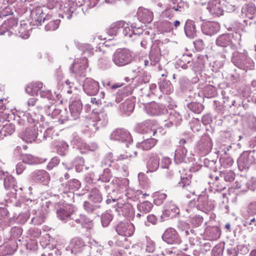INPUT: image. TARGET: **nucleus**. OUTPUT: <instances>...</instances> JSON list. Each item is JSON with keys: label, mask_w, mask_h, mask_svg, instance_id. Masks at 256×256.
<instances>
[{"label": "nucleus", "mask_w": 256, "mask_h": 256, "mask_svg": "<svg viewBox=\"0 0 256 256\" xmlns=\"http://www.w3.org/2000/svg\"><path fill=\"white\" fill-rule=\"evenodd\" d=\"M50 130L45 129L42 126L38 121L32 123L26 128L19 134V137L26 143H32L36 142L39 143L44 140Z\"/></svg>", "instance_id": "obj_1"}, {"label": "nucleus", "mask_w": 256, "mask_h": 256, "mask_svg": "<svg viewBox=\"0 0 256 256\" xmlns=\"http://www.w3.org/2000/svg\"><path fill=\"white\" fill-rule=\"evenodd\" d=\"M26 202L27 205L30 204L31 223L34 225H40L44 222L46 216L45 208L38 204L36 200H28Z\"/></svg>", "instance_id": "obj_2"}, {"label": "nucleus", "mask_w": 256, "mask_h": 256, "mask_svg": "<svg viewBox=\"0 0 256 256\" xmlns=\"http://www.w3.org/2000/svg\"><path fill=\"white\" fill-rule=\"evenodd\" d=\"M134 60V53L126 48H118L113 54L112 60L118 67H122L131 64Z\"/></svg>", "instance_id": "obj_3"}, {"label": "nucleus", "mask_w": 256, "mask_h": 256, "mask_svg": "<svg viewBox=\"0 0 256 256\" xmlns=\"http://www.w3.org/2000/svg\"><path fill=\"white\" fill-rule=\"evenodd\" d=\"M81 186V182L77 179L73 178L66 184H62L58 188L60 194L66 200H70L74 198V192L78 190Z\"/></svg>", "instance_id": "obj_4"}, {"label": "nucleus", "mask_w": 256, "mask_h": 256, "mask_svg": "<svg viewBox=\"0 0 256 256\" xmlns=\"http://www.w3.org/2000/svg\"><path fill=\"white\" fill-rule=\"evenodd\" d=\"M43 109L44 110L48 116L52 118H57L60 124L69 120V115L66 108L60 110L56 108V106L50 102L48 104H44Z\"/></svg>", "instance_id": "obj_5"}, {"label": "nucleus", "mask_w": 256, "mask_h": 256, "mask_svg": "<svg viewBox=\"0 0 256 256\" xmlns=\"http://www.w3.org/2000/svg\"><path fill=\"white\" fill-rule=\"evenodd\" d=\"M127 180H124V181L118 180L116 184L117 185L116 189L114 190V192L116 190L118 192H121L124 190H126V196L128 198L134 202L138 200L140 198L143 197L144 196H147L146 194H143L142 192L140 190H135L132 188H126V183Z\"/></svg>", "instance_id": "obj_6"}, {"label": "nucleus", "mask_w": 256, "mask_h": 256, "mask_svg": "<svg viewBox=\"0 0 256 256\" xmlns=\"http://www.w3.org/2000/svg\"><path fill=\"white\" fill-rule=\"evenodd\" d=\"M187 7V4L182 0H170L165 10L162 12L160 18L171 20L173 17L174 11L182 12Z\"/></svg>", "instance_id": "obj_7"}, {"label": "nucleus", "mask_w": 256, "mask_h": 256, "mask_svg": "<svg viewBox=\"0 0 256 256\" xmlns=\"http://www.w3.org/2000/svg\"><path fill=\"white\" fill-rule=\"evenodd\" d=\"M160 128L154 120H147L143 122L138 124L136 126V130L139 133L148 134L150 136H154L157 131Z\"/></svg>", "instance_id": "obj_8"}, {"label": "nucleus", "mask_w": 256, "mask_h": 256, "mask_svg": "<svg viewBox=\"0 0 256 256\" xmlns=\"http://www.w3.org/2000/svg\"><path fill=\"white\" fill-rule=\"evenodd\" d=\"M230 36L229 34H223L218 36L216 40V45L223 48L222 56L224 58L229 57L231 52H233L230 48L232 42Z\"/></svg>", "instance_id": "obj_9"}, {"label": "nucleus", "mask_w": 256, "mask_h": 256, "mask_svg": "<svg viewBox=\"0 0 256 256\" xmlns=\"http://www.w3.org/2000/svg\"><path fill=\"white\" fill-rule=\"evenodd\" d=\"M69 110L70 116H69L68 120H76L80 118L82 104L78 96L72 99L69 104Z\"/></svg>", "instance_id": "obj_10"}, {"label": "nucleus", "mask_w": 256, "mask_h": 256, "mask_svg": "<svg viewBox=\"0 0 256 256\" xmlns=\"http://www.w3.org/2000/svg\"><path fill=\"white\" fill-rule=\"evenodd\" d=\"M110 139L125 143L126 146L132 141L130 133L124 128L114 130L110 135Z\"/></svg>", "instance_id": "obj_11"}, {"label": "nucleus", "mask_w": 256, "mask_h": 256, "mask_svg": "<svg viewBox=\"0 0 256 256\" xmlns=\"http://www.w3.org/2000/svg\"><path fill=\"white\" fill-rule=\"evenodd\" d=\"M208 4L206 9L208 10L210 14L214 16H222L224 11V4H225L224 0H207Z\"/></svg>", "instance_id": "obj_12"}, {"label": "nucleus", "mask_w": 256, "mask_h": 256, "mask_svg": "<svg viewBox=\"0 0 256 256\" xmlns=\"http://www.w3.org/2000/svg\"><path fill=\"white\" fill-rule=\"evenodd\" d=\"M255 161V152L246 151L243 152L238 160L240 169L248 168Z\"/></svg>", "instance_id": "obj_13"}, {"label": "nucleus", "mask_w": 256, "mask_h": 256, "mask_svg": "<svg viewBox=\"0 0 256 256\" xmlns=\"http://www.w3.org/2000/svg\"><path fill=\"white\" fill-rule=\"evenodd\" d=\"M43 102L38 100L35 98H29L24 104V106L29 111L30 114H34V116L36 118V116L42 115L40 111L43 109L44 104Z\"/></svg>", "instance_id": "obj_14"}, {"label": "nucleus", "mask_w": 256, "mask_h": 256, "mask_svg": "<svg viewBox=\"0 0 256 256\" xmlns=\"http://www.w3.org/2000/svg\"><path fill=\"white\" fill-rule=\"evenodd\" d=\"M135 256H146L145 254V250L142 244L138 243L134 245L130 250L122 249L114 252L112 256H128L132 253Z\"/></svg>", "instance_id": "obj_15"}, {"label": "nucleus", "mask_w": 256, "mask_h": 256, "mask_svg": "<svg viewBox=\"0 0 256 256\" xmlns=\"http://www.w3.org/2000/svg\"><path fill=\"white\" fill-rule=\"evenodd\" d=\"M212 140L208 134L203 135L198 142L196 150L202 155L208 154L212 150Z\"/></svg>", "instance_id": "obj_16"}, {"label": "nucleus", "mask_w": 256, "mask_h": 256, "mask_svg": "<svg viewBox=\"0 0 256 256\" xmlns=\"http://www.w3.org/2000/svg\"><path fill=\"white\" fill-rule=\"evenodd\" d=\"M197 202V208L205 213L212 210L214 207V202L209 200L208 196L206 193H202L198 196Z\"/></svg>", "instance_id": "obj_17"}, {"label": "nucleus", "mask_w": 256, "mask_h": 256, "mask_svg": "<svg viewBox=\"0 0 256 256\" xmlns=\"http://www.w3.org/2000/svg\"><path fill=\"white\" fill-rule=\"evenodd\" d=\"M163 46L164 44L160 42H155L152 44L149 54L150 64L156 66L158 64L162 56L161 48Z\"/></svg>", "instance_id": "obj_18"}, {"label": "nucleus", "mask_w": 256, "mask_h": 256, "mask_svg": "<svg viewBox=\"0 0 256 256\" xmlns=\"http://www.w3.org/2000/svg\"><path fill=\"white\" fill-rule=\"evenodd\" d=\"M162 240L170 244L178 245L180 244L181 238L178 232L173 228H167L162 236Z\"/></svg>", "instance_id": "obj_19"}, {"label": "nucleus", "mask_w": 256, "mask_h": 256, "mask_svg": "<svg viewBox=\"0 0 256 256\" xmlns=\"http://www.w3.org/2000/svg\"><path fill=\"white\" fill-rule=\"evenodd\" d=\"M115 229L118 234L127 237L132 236L135 230L134 225L128 222H119Z\"/></svg>", "instance_id": "obj_20"}, {"label": "nucleus", "mask_w": 256, "mask_h": 256, "mask_svg": "<svg viewBox=\"0 0 256 256\" xmlns=\"http://www.w3.org/2000/svg\"><path fill=\"white\" fill-rule=\"evenodd\" d=\"M124 26H122V32L124 36L135 39L142 32V28L137 27L136 24H129L123 21Z\"/></svg>", "instance_id": "obj_21"}, {"label": "nucleus", "mask_w": 256, "mask_h": 256, "mask_svg": "<svg viewBox=\"0 0 256 256\" xmlns=\"http://www.w3.org/2000/svg\"><path fill=\"white\" fill-rule=\"evenodd\" d=\"M75 208L70 205H66L56 210L58 218L64 222L73 218L72 216L74 214Z\"/></svg>", "instance_id": "obj_22"}, {"label": "nucleus", "mask_w": 256, "mask_h": 256, "mask_svg": "<svg viewBox=\"0 0 256 256\" xmlns=\"http://www.w3.org/2000/svg\"><path fill=\"white\" fill-rule=\"evenodd\" d=\"M88 68V60L86 57L83 58L79 62H74L72 66L70 68V70L72 72L80 76H84L87 71Z\"/></svg>", "instance_id": "obj_23"}, {"label": "nucleus", "mask_w": 256, "mask_h": 256, "mask_svg": "<svg viewBox=\"0 0 256 256\" xmlns=\"http://www.w3.org/2000/svg\"><path fill=\"white\" fill-rule=\"evenodd\" d=\"M99 88V83L91 78H88L84 82L83 90L88 95H95Z\"/></svg>", "instance_id": "obj_24"}, {"label": "nucleus", "mask_w": 256, "mask_h": 256, "mask_svg": "<svg viewBox=\"0 0 256 256\" xmlns=\"http://www.w3.org/2000/svg\"><path fill=\"white\" fill-rule=\"evenodd\" d=\"M85 246V242L83 240L76 237L70 240L69 245L66 247V250H70L72 254H76L81 252Z\"/></svg>", "instance_id": "obj_25"}, {"label": "nucleus", "mask_w": 256, "mask_h": 256, "mask_svg": "<svg viewBox=\"0 0 256 256\" xmlns=\"http://www.w3.org/2000/svg\"><path fill=\"white\" fill-rule=\"evenodd\" d=\"M146 111L149 115L158 116L166 114L168 110L164 105L154 102L146 107Z\"/></svg>", "instance_id": "obj_26"}, {"label": "nucleus", "mask_w": 256, "mask_h": 256, "mask_svg": "<svg viewBox=\"0 0 256 256\" xmlns=\"http://www.w3.org/2000/svg\"><path fill=\"white\" fill-rule=\"evenodd\" d=\"M32 178L36 182L47 186L50 179L49 174L44 170H36L31 174Z\"/></svg>", "instance_id": "obj_27"}, {"label": "nucleus", "mask_w": 256, "mask_h": 256, "mask_svg": "<svg viewBox=\"0 0 256 256\" xmlns=\"http://www.w3.org/2000/svg\"><path fill=\"white\" fill-rule=\"evenodd\" d=\"M116 210L124 217L132 218L134 217V210L132 206L130 203L122 204L118 202Z\"/></svg>", "instance_id": "obj_28"}, {"label": "nucleus", "mask_w": 256, "mask_h": 256, "mask_svg": "<svg viewBox=\"0 0 256 256\" xmlns=\"http://www.w3.org/2000/svg\"><path fill=\"white\" fill-rule=\"evenodd\" d=\"M201 28L204 34L210 36L219 31L220 25L218 22H204L202 24Z\"/></svg>", "instance_id": "obj_29"}, {"label": "nucleus", "mask_w": 256, "mask_h": 256, "mask_svg": "<svg viewBox=\"0 0 256 256\" xmlns=\"http://www.w3.org/2000/svg\"><path fill=\"white\" fill-rule=\"evenodd\" d=\"M227 105L230 107L231 112L235 115L243 114L244 111L248 107V105L246 104H244V102L240 100L237 101L232 100V104Z\"/></svg>", "instance_id": "obj_30"}, {"label": "nucleus", "mask_w": 256, "mask_h": 256, "mask_svg": "<svg viewBox=\"0 0 256 256\" xmlns=\"http://www.w3.org/2000/svg\"><path fill=\"white\" fill-rule=\"evenodd\" d=\"M43 121L44 117L42 115L36 116V118L34 117L30 114V112L28 114H23L22 116H18L16 118V121L20 126H24L26 123L31 124L36 122V121Z\"/></svg>", "instance_id": "obj_31"}, {"label": "nucleus", "mask_w": 256, "mask_h": 256, "mask_svg": "<svg viewBox=\"0 0 256 256\" xmlns=\"http://www.w3.org/2000/svg\"><path fill=\"white\" fill-rule=\"evenodd\" d=\"M137 14L138 20L144 24L150 23L154 18L152 12L144 8H139Z\"/></svg>", "instance_id": "obj_32"}, {"label": "nucleus", "mask_w": 256, "mask_h": 256, "mask_svg": "<svg viewBox=\"0 0 256 256\" xmlns=\"http://www.w3.org/2000/svg\"><path fill=\"white\" fill-rule=\"evenodd\" d=\"M98 129V126L96 125V122L93 120H85L82 126V130L85 134L88 136H91L92 134L95 133Z\"/></svg>", "instance_id": "obj_33"}, {"label": "nucleus", "mask_w": 256, "mask_h": 256, "mask_svg": "<svg viewBox=\"0 0 256 256\" xmlns=\"http://www.w3.org/2000/svg\"><path fill=\"white\" fill-rule=\"evenodd\" d=\"M18 248L15 242H6L0 246V256H6L14 254Z\"/></svg>", "instance_id": "obj_34"}, {"label": "nucleus", "mask_w": 256, "mask_h": 256, "mask_svg": "<svg viewBox=\"0 0 256 256\" xmlns=\"http://www.w3.org/2000/svg\"><path fill=\"white\" fill-rule=\"evenodd\" d=\"M15 28V32L18 36L24 39L30 36V27L24 21H21L20 26L18 27L16 26Z\"/></svg>", "instance_id": "obj_35"}, {"label": "nucleus", "mask_w": 256, "mask_h": 256, "mask_svg": "<svg viewBox=\"0 0 256 256\" xmlns=\"http://www.w3.org/2000/svg\"><path fill=\"white\" fill-rule=\"evenodd\" d=\"M44 15L43 10L40 7L36 8L32 12V16L37 26L41 25L42 22L50 18L49 16H44Z\"/></svg>", "instance_id": "obj_36"}, {"label": "nucleus", "mask_w": 256, "mask_h": 256, "mask_svg": "<svg viewBox=\"0 0 256 256\" xmlns=\"http://www.w3.org/2000/svg\"><path fill=\"white\" fill-rule=\"evenodd\" d=\"M237 58H234L233 60V64L238 68L241 70L247 71L248 70H252L254 68V62L253 60L246 55L244 60L243 64H242L238 61Z\"/></svg>", "instance_id": "obj_37"}, {"label": "nucleus", "mask_w": 256, "mask_h": 256, "mask_svg": "<svg viewBox=\"0 0 256 256\" xmlns=\"http://www.w3.org/2000/svg\"><path fill=\"white\" fill-rule=\"evenodd\" d=\"M180 210L172 202H168L164 207L163 214L168 217L172 218L178 214Z\"/></svg>", "instance_id": "obj_38"}, {"label": "nucleus", "mask_w": 256, "mask_h": 256, "mask_svg": "<svg viewBox=\"0 0 256 256\" xmlns=\"http://www.w3.org/2000/svg\"><path fill=\"white\" fill-rule=\"evenodd\" d=\"M208 59V58L206 55L198 56L192 62V65L190 64V66H192V68L196 72L201 71L204 68Z\"/></svg>", "instance_id": "obj_39"}, {"label": "nucleus", "mask_w": 256, "mask_h": 256, "mask_svg": "<svg viewBox=\"0 0 256 256\" xmlns=\"http://www.w3.org/2000/svg\"><path fill=\"white\" fill-rule=\"evenodd\" d=\"M132 91V88L129 86H126L119 90L116 96H111L110 99L114 100L116 103L118 104L122 100L124 97H126L129 94H130Z\"/></svg>", "instance_id": "obj_40"}, {"label": "nucleus", "mask_w": 256, "mask_h": 256, "mask_svg": "<svg viewBox=\"0 0 256 256\" xmlns=\"http://www.w3.org/2000/svg\"><path fill=\"white\" fill-rule=\"evenodd\" d=\"M184 30L186 36L194 38L196 35V28L194 22L191 20H187L185 22Z\"/></svg>", "instance_id": "obj_41"}, {"label": "nucleus", "mask_w": 256, "mask_h": 256, "mask_svg": "<svg viewBox=\"0 0 256 256\" xmlns=\"http://www.w3.org/2000/svg\"><path fill=\"white\" fill-rule=\"evenodd\" d=\"M43 84L40 82H32L28 84L26 88V93L31 95H38V92L42 90Z\"/></svg>", "instance_id": "obj_42"}, {"label": "nucleus", "mask_w": 256, "mask_h": 256, "mask_svg": "<svg viewBox=\"0 0 256 256\" xmlns=\"http://www.w3.org/2000/svg\"><path fill=\"white\" fill-rule=\"evenodd\" d=\"M166 112L169 113L168 122L165 124L167 126H170L172 124L177 125L182 120V117L179 112L174 110H170Z\"/></svg>", "instance_id": "obj_43"}, {"label": "nucleus", "mask_w": 256, "mask_h": 256, "mask_svg": "<svg viewBox=\"0 0 256 256\" xmlns=\"http://www.w3.org/2000/svg\"><path fill=\"white\" fill-rule=\"evenodd\" d=\"M160 166V158L158 156L153 155L151 156L146 163L147 172H156Z\"/></svg>", "instance_id": "obj_44"}, {"label": "nucleus", "mask_w": 256, "mask_h": 256, "mask_svg": "<svg viewBox=\"0 0 256 256\" xmlns=\"http://www.w3.org/2000/svg\"><path fill=\"white\" fill-rule=\"evenodd\" d=\"M134 103L132 98H127L120 106V109L122 112L129 116L134 110Z\"/></svg>", "instance_id": "obj_45"}, {"label": "nucleus", "mask_w": 256, "mask_h": 256, "mask_svg": "<svg viewBox=\"0 0 256 256\" xmlns=\"http://www.w3.org/2000/svg\"><path fill=\"white\" fill-rule=\"evenodd\" d=\"M93 120L96 122V125L100 126H106L108 124V116L104 112H100L94 115Z\"/></svg>", "instance_id": "obj_46"}, {"label": "nucleus", "mask_w": 256, "mask_h": 256, "mask_svg": "<svg viewBox=\"0 0 256 256\" xmlns=\"http://www.w3.org/2000/svg\"><path fill=\"white\" fill-rule=\"evenodd\" d=\"M187 150L185 148L180 146L175 150L174 160L177 164L186 162Z\"/></svg>", "instance_id": "obj_47"}, {"label": "nucleus", "mask_w": 256, "mask_h": 256, "mask_svg": "<svg viewBox=\"0 0 256 256\" xmlns=\"http://www.w3.org/2000/svg\"><path fill=\"white\" fill-rule=\"evenodd\" d=\"M169 20L160 18V20L158 22V26L162 32H169L173 30L172 23Z\"/></svg>", "instance_id": "obj_48"}, {"label": "nucleus", "mask_w": 256, "mask_h": 256, "mask_svg": "<svg viewBox=\"0 0 256 256\" xmlns=\"http://www.w3.org/2000/svg\"><path fill=\"white\" fill-rule=\"evenodd\" d=\"M242 12L248 18H252L256 13L254 4L253 3L245 4L242 8Z\"/></svg>", "instance_id": "obj_49"}, {"label": "nucleus", "mask_w": 256, "mask_h": 256, "mask_svg": "<svg viewBox=\"0 0 256 256\" xmlns=\"http://www.w3.org/2000/svg\"><path fill=\"white\" fill-rule=\"evenodd\" d=\"M122 24V20L112 23L107 30L108 34L112 36L118 35L122 30V26H124Z\"/></svg>", "instance_id": "obj_50"}, {"label": "nucleus", "mask_w": 256, "mask_h": 256, "mask_svg": "<svg viewBox=\"0 0 256 256\" xmlns=\"http://www.w3.org/2000/svg\"><path fill=\"white\" fill-rule=\"evenodd\" d=\"M206 234L209 240H214L220 237V230L218 227H210L206 228Z\"/></svg>", "instance_id": "obj_51"}, {"label": "nucleus", "mask_w": 256, "mask_h": 256, "mask_svg": "<svg viewBox=\"0 0 256 256\" xmlns=\"http://www.w3.org/2000/svg\"><path fill=\"white\" fill-rule=\"evenodd\" d=\"M157 140L154 138H147L141 142L136 144L138 148H142L144 150H150L156 144Z\"/></svg>", "instance_id": "obj_52"}, {"label": "nucleus", "mask_w": 256, "mask_h": 256, "mask_svg": "<svg viewBox=\"0 0 256 256\" xmlns=\"http://www.w3.org/2000/svg\"><path fill=\"white\" fill-rule=\"evenodd\" d=\"M192 54L188 53L186 54H183L182 56L177 61V64L179 67L182 68V69L186 70L190 66L192 60Z\"/></svg>", "instance_id": "obj_53"}, {"label": "nucleus", "mask_w": 256, "mask_h": 256, "mask_svg": "<svg viewBox=\"0 0 256 256\" xmlns=\"http://www.w3.org/2000/svg\"><path fill=\"white\" fill-rule=\"evenodd\" d=\"M78 146L82 152H86L87 150L94 151L98 148L96 144L94 142L87 144L81 139H79L78 142Z\"/></svg>", "instance_id": "obj_54"}, {"label": "nucleus", "mask_w": 256, "mask_h": 256, "mask_svg": "<svg viewBox=\"0 0 256 256\" xmlns=\"http://www.w3.org/2000/svg\"><path fill=\"white\" fill-rule=\"evenodd\" d=\"M10 213L6 208H0V224L4 226H8L12 221L9 218Z\"/></svg>", "instance_id": "obj_55"}, {"label": "nucleus", "mask_w": 256, "mask_h": 256, "mask_svg": "<svg viewBox=\"0 0 256 256\" xmlns=\"http://www.w3.org/2000/svg\"><path fill=\"white\" fill-rule=\"evenodd\" d=\"M75 222L80 224L81 226L87 230H90L93 227L92 220L88 218L84 215H80L78 218L75 219Z\"/></svg>", "instance_id": "obj_56"}, {"label": "nucleus", "mask_w": 256, "mask_h": 256, "mask_svg": "<svg viewBox=\"0 0 256 256\" xmlns=\"http://www.w3.org/2000/svg\"><path fill=\"white\" fill-rule=\"evenodd\" d=\"M229 35L232 42L230 48L233 51L236 50L238 49V46L240 45L241 41V35L237 32L229 34Z\"/></svg>", "instance_id": "obj_57"}, {"label": "nucleus", "mask_w": 256, "mask_h": 256, "mask_svg": "<svg viewBox=\"0 0 256 256\" xmlns=\"http://www.w3.org/2000/svg\"><path fill=\"white\" fill-rule=\"evenodd\" d=\"M159 88L160 90L164 94H170L173 90V86L170 80H164L160 82Z\"/></svg>", "instance_id": "obj_58"}, {"label": "nucleus", "mask_w": 256, "mask_h": 256, "mask_svg": "<svg viewBox=\"0 0 256 256\" xmlns=\"http://www.w3.org/2000/svg\"><path fill=\"white\" fill-rule=\"evenodd\" d=\"M216 178L222 179L225 182H231L235 178V174L232 170H224L220 172L218 176H216Z\"/></svg>", "instance_id": "obj_59"}, {"label": "nucleus", "mask_w": 256, "mask_h": 256, "mask_svg": "<svg viewBox=\"0 0 256 256\" xmlns=\"http://www.w3.org/2000/svg\"><path fill=\"white\" fill-rule=\"evenodd\" d=\"M88 198L93 202L100 203L102 200V196L97 188H94L90 192Z\"/></svg>", "instance_id": "obj_60"}, {"label": "nucleus", "mask_w": 256, "mask_h": 256, "mask_svg": "<svg viewBox=\"0 0 256 256\" xmlns=\"http://www.w3.org/2000/svg\"><path fill=\"white\" fill-rule=\"evenodd\" d=\"M16 184V180L12 176H8V174H7L6 176L4 178V185L6 188H12L16 192L18 191V190L16 189V188L17 187Z\"/></svg>", "instance_id": "obj_61"}, {"label": "nucleus", "mask_w": 256, "mask_h": 256, "mask_svg": "<svg viewBox=\"0 0 256 256\" xmlns=\"http://www.w3.org/2000/svg\"><path fill=\"white\" fill-rule=\"evenodd\" d=\"M210 178H214V180L212 182V188L216 192H221L224 190L226 188V184L223 182L222 179H218L216 178V176H213L212 174H210Z\"/></svg>", "instance_id": "obj_62"}, {"label": "nucleus", "mask_w": 256, "mask_h": 256, "mask_svg": "<svg viewBox=\"0 0 256 256\" xmlns=\"http://www.w3.org/2000/svg\"><path fill=\"white\" fill-rule=\"evenodd\" d=\"M153 207L152 203L148 201L140 202L137 204L138 210L142 214H146L150 212Z\"/></svg>", "instance_id": "obj_63"}, {"label": "nucleus", "mask_w": 256, "mask_h": 256, "mask_svg": "<svg viewBox=\"0 0 256 256\" xmlns=\"http://www.w3.org/2000/svg\"><path fill=\"white\" fill-rule=\"evenodd\" d=\"M40 95L42 98L40 100L43 102L42 103L44 104H46L47 102H50V100L52 102L54 100V96L50 90H45V88H43L42 90L40 91Z\"/></svg>", "instance_id": "obj_64"}]
</instances>
